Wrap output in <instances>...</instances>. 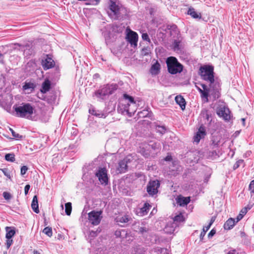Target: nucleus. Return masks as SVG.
I'll return each instance as SVG.
<instances>
[{
    "instance_id": "obj_52",
    "label": "nucleus",
    "mask_w": 254,
    "mask_h": 254,
    "mask_svg": "<svg viewBox=\"0 0 254 254\" xmlns=\"http://www.w3.org/2000/svg\"><path fill=\"white\" fill-rule=\"evenodd\" d=\"M10 130L11 132L12 136L14 138H20L21 137V135H20L18 133H16L12 129L10 128Z\"/></svg>"
},
{
    "instance_id": "obj_17",
    "label": "nucleus",
    "mask_w": 254,
    "mask_h": 254,
    "mask_svg": "<svg viewBox=\"0 0 254 254\" xmlns=\"http://www.w3.org/2000/svg\"><path fill=\"white\" fill-rule=\"evenodd\" d=\"M160 71V64L158 61L153 64L150 69L151 74L153 75H157Z\"/></svg>"
},
{
    "instance_id": "obj_27",
    "label": "nucleus",
    "mask_w": 254,
    "mask_h": 254,
    "mask_svg": "<svg viewBox=\"0 0 254 254\" xmlns=\"http://www.w3.org/2000/svg\"><path fill=\"white\" fill-rule=\"evenodd\" d=\"M188 14L190 15L193 18H201V15L200 13L196 12L194 9L193 8H190L188 11Z\"/></svg>"
},
{
    "instance_id": "obj_6",
    "label": "nucleus",
    "mask_w": 254,
    "mask_h": 254,
    "mask_svg": "<svg viewBox=\"0 0 254 254\" xmlns=\"http://www.w3.org/2000/svg\"><path fill=\"white\" fill-rule=\"evenodd\" d=\"M102 211L92 210L88 213V220L90 224L94 226L100 224L102 219Z\"/></svg>"
},
{
    "instance_id": "obj_40",
    "label": "nucleus",
    "mask_w": 254,
    "mask_h": 254,
    "mask_svg": "<svg viewBox=\"0 0 254 254\" xmlns=\"http://www.w3.org/2000/svg\"><path fill=\"white\" fill-rule=\"evenodd\" d=\"M156 130L157 132H159L161 134H163L166 131V128L163 126H158L156 127Z\"/></svg>"
},
{
    "instance_id": "obj_25",
    "label": "nucleus",
    "mask_w": 254,
    "mask_h": 254,
    "mask_svg": "<svg viewBox=\"0 0 254 254\" xmlns=\"http://www.w3.org/2000/svg\"><path fill=\"white\" fill-rule=\"evenodd\" d=\"M31 207L35 213H38L39 212L38 198L36 195L34 196L33 198V200L31 203Z\"/></svg>"
},
{
    "instance_id": "obj_46",
    "label": "nucleus",
    "mask_w": 254,
    "mask_h": 254,
    "mask_svg": "<svg viewBox=\"0 0 254 254\" xmlns=\"http://www.w3.org/2000/svg\"><path fill=\"white\" fill-rule=\"evenodd\" d=\"M142 39L144 40L147 41L149 43H151V40L148 36V35L147 33H143L142 34Z\"/></svg>"
},
{
    "instance_id": "obj_57",
    "label": "nucleus",
    "mask_w": 254,
    "mask_h": 254,
    "mask_svg": "<svg viewBox=\"0 0 254 254\" xmlns=\"http://www.w3.org/2000/svg\"><path fill=\"white\" fill-rule=\"evenodd\" d=\"M227 254H238V253L235 250H232L228 252Z\"/></svg>"
},
{
    "instance_id": "obj_62",
    "label": "nucleus",
    "mask_w": 254,
    "mask_h": 254,
    "mask_svg": "<svg viewBox=\"0 0 254 254\" xmlns=\"http://www.w3.org/2000/svg\"><path fill=\"white\" fill-rule=\"evenodd\" d=\"M214 220L213 219V218H211V220H210V222H209V225L210 226H211V225L213 224V223L214 222Z\"/></svg>"
},
{
    "instance_id": "obj_37",
    "label": "nucleus",
    "mask_w": 254,
    "mask_h": 254,
    "mask_svg": "<svg viewBox=\"0 0 254 254\" xmlns=\"http://www.w3.org/2000/svg\"><path fill=\"white\" fill-rule=\"evenodd\" d=\"M43 232L45 234H46V235L49 236V237H52V234H53L52 229L51 227H45L43 229Z\"/></svg>"
},
{
    "instance_id": "obj_1",
    "label": "nucleus",
    "mask_w": 254,
    "mask_h": 254,
    "mask_svg": "<svg viewBox=\"0 0 254 254\" xmlns=\"http://www.w3.org/2000/svg\"><path fill=\"white\" fill-rule=\"evenodd\" d=\"M199 75L202 79L209 82L210 88H213L214 90L213 98L215 99H218L220 95V84L215 81L213 67L207 65L201 66L199 68Z\"/></svg>"
},
{
    "instance_id": "obj_3",
    "label": "nucleus",
    "mask_w": 254,
    "mask_h": 254,
    "mask_svg": "<svg viewBox=\"0 0 254 254\" xmlns=\"http://www.w3.org/2000/svg\"><path fill=\"white\" fill-rule=\"evenodd\" d=\"M168 72L172 74L181 73L183 69V65L174 57H170L166 60Z\"/></svg>"
},
{
    "instance_id": "obj_56",
    "label": "nucleus",
    "mask_w": 254,
    "mask_h": 254,
    "mask_svg": "<svg viewBox=\"0 0 254 254\" xmlns=\"http://www.w3.org/2000/svg\"><path fill=\"white\" fill-rule=\"evenodd\" d=\"M210 227L211 226L208 224L207 226L203 227L202 231H204V232L206 233L209 229Z\"/></svg>"
},
{
    "instance_id": "obj_5",
    "label": "nucleus",
    "mask_w": 254,
    "mask_h": 254,
    "mask_svg": "<svg viewBox=\"0 0 254 254\" xmlns=\"http://www.w3.org/2000/svg\"><path fill=\"white\" fill-rule=\"evenodd\" d=\"M124 98L126 101L127 100L128 101V102L125 105L124 111H126L129 116H131L132 114H134L136 109L137 104L136 102L134 100L132 97L126 94L124 95Z\"/></svg>"
},
{
    "instance_id": "obj_55",
    "label": "nucleus",
    "mask_w": 254,
    "mask_h": 254,
    "mask_svg": "<svg viewBox=\"0 0 254 254\" xmlns=\"http://www.w3.org/2000/svg\"><path fill=\"white\" fill-rule=\"evenodd\" d=\"M205 232H204V231H202L200 234V240L201 241L203 240V237H204V236L205 235Z\"/></svg>"
},
{
    "instance_id": "obj_32",
    "label": "nucleus",
    "mask_w": 254,
    "mask_h": 254,
    "mask_svg": "<svg viewBox=\"0 0 254 254\" xmlns=\"http://www.w3.org/2000/svg\"><path fill=\"white\" fill-rule=\"evenodd\" d=\"M136 231H138L139 233L143 235H146L149 233V229L145 226L139 227L138 230H136Z\"/></svg>"
},
{
    "instance_id": "obj_41",
    "label": "nucleus",
    "mask_w": 254,
    "mask_h": 254,
    "mask_svg": "<svg viewBox=\"0 0 254 254\" xmlns=\"http://www.w3.org/2000/svg\"><path fill=\"white\" fill-rule=\"evenodd\" d=\"M100 0H87L85 2L86 5H97L99 3Z\"/></svg>"
},
{
    "instance_id": "obj_10",
    "label": "nucleus",
    "mask_w": 254,
    "mask_h": 254,
    "mask_svg": "<svg viewBox=\"0 0 254 254\" xmlns=\"http://www.w3.org/2000/svg\"><path fill=\"white\" fill-rule=\"evenodd\" d=\"M96 176L98 177L99 181L102 184H107L108 177L107 171L105 168H100L96 173Z\"/></svg>"
},
{
    "instance_id": "obj_53",
    "label": "nucleus",
    "mask_w": 254,
    "mask_h": 254,
    "mask_svg": "<svg viewBox=\"0 0 254 254\" xmlns=\"http://www.w3.org/2000/svg\"><path fill=\"white\" fill-rule=\"evenodd\" d=\"M30 186L29 185H26L24 188V192H25V194L26 195L28 192V191L30 189Z\"/></svg>"
},
{
    "instance_id": "obj_49",
    "label": "nucleus",
    "mask_w": 254,
    "mask_h": 254,
    "mask_svg": "<svg viewBox=\"0 0 254 254\" xmlns=\"http://www.w3.org/2000/svg\"><path fill=\"white\" fill-rule=\"evenodd\" d=\"M28 170V168L26 166H23L21 168L20 173L22 175H24L26 174V172Z\"/></svg>"
},
{
    "instance_id": "obj_14",
    "label": "nucleus",
    "mask_w": 254,
    "mask_h": 254,
    "mask_svg": "<svg viewBox=\"0 0 254 254\" xmlns=\"http://www.w3.org/2000/svg\"><path fill=\"white\" fill-rule=\"evenodd\" d=\"M42 65L44 69L47 70L54 67L55 62L52 58L47 56L45 60H42Z\"/></svg>"
},
{
    "instance_id": "obj_44",
    "label": "nucleus",
    "mask_w": 254,
    "mask_h": 254,
    "mask_svg": "<svg viewBox=\"0 0 254 254\" xmlns=\"http://www.w3.org/2000/svg\"><path fill=\"white\" fill-rule=\"evenodd\" d=\"M173 47L175 51L180 50V41L175 40L173 43Z\"/></svg>"
},
{
    "instance_id": "obj_23",
    "label": "nucleus",
    "mask_w": 254,
    "mask_h": 254,
    "mask_svg": "<svg viewBox=\"0 0 254 254\" xmlns=\"http://www.w3.org/2000/svg\"><path fill=\"white\" fill-rule=\"evenodd\" d=\"M147 145L148 148H151L153 150L152 153H155V155L160 151L161 149V145L159 142H154L152 144H147Z\"/></svg>"
},
{
    "instance_id": "obj_26",
    "label": "nucleus",
    "mask_w": 254,
    "mask_h": 254,
    "mask_svg": "<svg viewBox=\"0 0 254 254\" xmlns=\"http://www.w3.org/2000/svg\"><path fill=\"white\" fill-rule=\"evenodd\" d=\"M184 221V216L182 213H180L179 214L176 215L174 217L173 219V221L172 222L173 223H175L176 224V227H178L179 224L181 222H183Z\"/></svg>"
},
{
    "instance_id": "obj_28",
    "label": "nucleus",
    "mask_w": 254,
    "mask_h": 254,
    "mask_svg": "<svg viewBox=\"0 0 254 254\" xmlns=\"http://www.w3.org/2000/svg\"><path fill=\"white\" fill-rule=\"evenodd\" d=\"M6 232L5 237L6 239L11 238L15 234V230L8 227H6Z\"/></svg>"
},
{
    "instance_id": "obj_33",
    "label": "nucleus",
    "mask_w": 254,
    "mask_h": 254,
    "mask_svg": "<svg viewBox=\"0 0 254 254\" xmlns=\"http://www.w3.org/2000/svg\"><path fill=\"white\" fill-rule=\"evenodd\" d=\"M247 208H244L242 209L241 211L240 214L237 216L236 218V222H239L240 220H241L244 216L247 213Z\"/></svg>"
},
{
    "instance_id": "obj_7",
    "label": "nucleus",
    "mask_w": 254,
    "mask_h": 254,
    "mask_svg": "<svg viewBox=\"0 0 254 254\" xmlns=\"http://www.w3.org/2000/svg\"><path fill=\"white\" fill-rule=\"evenodd\" d=\"M130 158L129 156H127L123 160L120 161L117 168L116 173H124L127 171V164L130 162Z\"/></svg>"
},
{
    "instance_id": "obj_16",
    "label": "nucleus",
    "mask_w": 254,
    "mask_h": 254,
    "mask_svg": "<svg viewBox=\"0 0 254 254\" xmlns=\"http://www.w3.org/2000/svg\"><path fill=\"white\" fill-rule=\"evenodd\" d=\"M205 134V131L204 127H200L193 137V141L197 144L198 143L200 139L203 138Z\"/></svg>"
},
{
    "instance_id": "obj_29",
    "label": "nucleus",
    "mask_w": 254,
    "mask_h": 254,
    "mask_svg": "<svg viewBox=\"0 0 254 254\" xmlns=\"http://www.w3.org/2000/svg\"><path fill=\"white\" fill-rule=\"evenodd\" d=\"M115 235L117 238H124L127 236V232L125 230H117L115 232Z\"/></svg>"
},
{
    "instance_id": "obj_34",
    "label": "nucleus",
    "mask_w": 254,
    "mask_h": 254,
    "mask_svg": "<svg viewBox=\"0 0 254 254\" xmlns=\"http://www.w3.org/2000/svg\"><path fill=\"white\" fill-rule=\"evenodd\" d=\"M72 210L71 203L67 202L65 204V212L67 215H70Z\"/></svg>"
},
{
    "instance_id": "obj_47",
    "label": "nucleus",
    "mask_w": 254,
    "mask_h": 254,
    "mask_svg": "<svg viewBox=\"0 0 254 254\" xmlns=\"http://www.w3.org/2000/svg\"><path fill=\"white\" fill-rule=\"evenodd\" d=\"M0 170L2 171V172L4 174V175L7 177V178H10V175L8 172V169L7 168H3V169H0Z\"/></svg>"
},
{
    "instance_id": "obj_45",
    "label": "nucleus",
    "mask_w": 254,
    "mask_h": 254,
    "mask_svg": "<svg viewBox=\"0 0 254 254\" xmlns=\"http://www.w3.org/2000/svg\"><path fill=\"white\" fill-rule=\"evenodd\" d=\"M94 116L99 118H105L106 116L104 113L99 111H97V112L95 113Z\"/></svg>"
},
{
    "instance_id": "obj_58",
    "label": "nucleus",
    "mask_w": 254,
    "mask_h": 254,
    "mask_svg": "<svg viewBox=\"0 0 254 254\" xmlns=\"http://www.w3.org/2000/svg\"><path fill=\"white\" fill-rule=\"evenodd\" d=\"M172 156L171 155H167L164 159V160L166 161H170L172 160Z\"/></svg>"
},
{
    "instance_id": "obj_48",
    "label": "nucleus",
    "mask_w": 254,
    "mask_h": 254,
    "mask_svg": "<svg viewBox=\"0 0 254 254\" xmlns=\"http://www.w3.org/2000/svg\"><path fill=\"white\" fill-rule=\"evenodd\" d=\"M2 195L3 197L6 200L10 199L11 197V194L9 192L6 191L3 192Z\"/></svg>"
},
{
    "instance_id": "obj_20",
    "label": "nucleus",
    "mask_w": 254,
    "mask_h": 254,
    "mask_svg": "<svg viewBox=\"0 0 254 254\" xmlns=\"http://www.w3.org/2000/svg\"><path fill=\"white\" fill-rule=\"evenodd\" d=\"M177 203L180 206H184L187 205L190 201V197H183L180 196L176 199Z\"/></svg>"
},
{
    "instance_id": "obj_36",
    "label": "nucleus",
    "mask_w": 254,
    "mask_h": 254,
    "mask_svg": "<svg viewBox=\"0 0 254 254\" xmlns=\"http://www.w3.org/2000/svg\"><path fill=\"white\" fill-rule=\"evenodd\" d=\"M150 205L148 203H145L144 204V206L140 209V212L142 215H144L146 214L149 209Z\"/></svg>"
},
{
    "instance_id": "obj_43",
    "label": "nucleus",
    "mask_w": 254,
    "mask_h": 254,
    "mask_svg": "<svg viewBox=\"0 0 254 254\" xmlns=\"http://www.w3.org/2000/svg\"><path fill=\"white\" fill-rule=\"evenodd\" d=\"M249 190L251 191V195L254 194V180L252 181L249 185Z\"/></svg>"
},
{
    "instance_id": "obj_21",
    "label": "nucleus",
    "mask_w": 254,
    "mask_h": 254,
    "mask_svg": "<svg viewBox=\"0 0 254 254\" xmlns=\"http://www.w3.org/2000/svg\"><path fill=\"white\" fill-rule=\"evenodd\" d=\"M51 85V81L49 79L45 80L42 83V88L40 90L41 92L43 93H46L50 89Z\"/></svg>"
},
{
    "instance_id": "obj_11",
    "label": "nucleus",
    "mask_w": 254,
    "mask_h": 254,
    "mask_svg": "<svg viewBox=\"0 0 254 254\" xmlns=\"http://www.w3.org/2000/svg\"><path fill=\"white\" fill-rule=\"evenodd\" d=\"M111 12L109 15L112 19H117L120 16V8L115 2L111 1L110 5Z\"/></svg>"
},
{
    "instance_id": "obj_50",
    "label": "nucleus",
    "mask_w": 254,
    "mask_h": 254,
    "mask_svg": "<svg viewBox=\"0 0 254 254\" xmlns=\"http://www.w3.org/2000/svg\"><path fill=\"white\" fill-rule=\"evenodd\" d=\"M98 233L99 232L97 231H91L89 232V237L91 238H94V237H96Z\"/></svg>"
},
{
    "instance_id": "obj_64",
    "label": "nucleus",
    "mask_w": 254,
    "mask_h": 254,
    "mask_svg": "<svg viewBox=\"0 0 254 254\" xmlns=\"http://www.w3.org/2000/svg\"><path fill=\"white\" fill-rule=\"evenodd\" d=\"M241 120L243 122V124L244 125L245 122V119L244 118H242Z\"/></svg>"
},
{
    "instance_id": "obj_54",
    "label": "nucleus",
    "mask_w": 254,
    "mask_h": 254,
    "mask_svg": "<svg viewBox=\"0 0 254 254\" xmlns=\"http://www.w3.org/2000/svg\"><path fill=\"white\" fill-rule=\"evenodd\" d=\"M216 233L215 230L212 229L211 230V231L209 233L208 235V237L209 238H211Z\"/></svg>"
},
{
    "instance_id": "obj_12",
    "label": "nucleus",
    "mask_w": 254,
    "mask_h": 254,
    "mask_svg": "<svg viewBox=\"0 0 254 254\" xmlns=\"http://www.w3.org/2000/svg\"><path fill=\"white\" fill-rule=\"evenodd\" d=\"M149 148L148 147L147 144H142L139 147V152L145 158L154 157L155 153H152V152L149 150Z\"/></svg>"
},
{
    "instance_id": "obj_35",
    "label": "nucleus",
    "mask_w": 254,
    "mask_h": 254,
    "mask_svg": "<svg viewBox=\"0 0 254 254\" xmlns=\"http://www.w3.org/2000/svg\"><path fill=\"white\" fill-rule=\"evenodd\" d=\"M34 87H35V86H34V85L33 83H31V82H28V83H25L24 84V85L23 86L22 88L24 90L31 89V91H32L34 89Z\"/></svg>"
},
{
    "instance_id": "obj_19",
    "label": "nucleus",
    "mask_w": 254,
    "mask_h": 254,
    "mask_svg": "<svg viewBox=\"0 0 254 254\" xmlns=\"http://www.w3.org/2000/svg\"><path fill=\"white\" fill-rule=\"evenodd\" d=\"M131 220V217L128 215H125L123 216H119L116 218V222L122 224H125L128 223Z\"/></svg>"
},
{
    "instance_id": "obj_31",
    "label": "nucleus",
    "mask_w": 254,
    "mask_h": 254,
    "mask_svg": "<svg viewBox=\"0 0 254 254\" xmlns=\"http://www.w3.org/2000/svg\"><path fill=\"white\" fill-rule=\"evenodd\" d=\"M195 87L198 90V91L199 92V93H200L201 97L202 98L205 99L206 102H208V99H207V94L205 92V91L204 90H202V89L201 88H200L199 87H198L196 84H195Z\"/></svg>"
},
{
    "instance_id": "obj_22",
    "label": "nucleus",
    "mask_w": 254,
    "mask_h": 254,
    "mask_svg": "<svg viewBox=\"0 0 254 254\" xmlns=\"http://www.w3.org/2000/svg\"><path fill=\"white\" fill-rule=\"evenodd\" d=\"M176 102L179 105L182 110H185L186 108V101L181 95H177L175 97Z\"/></svg>"
},
{
    "instance_id": "obj_30",
    "label": "nucleus",
    "mask_w": 254,
    "mask_h": 254,
    "mask_svg": "<svg viewBox=\"0 0 254 254\" xmlns=\"http://www.w3.org/2000/svg\"><path fill=\"white\" fill-rule=\"evenodd\" d=\"M200 85H201V86L202 88V90L205 91V92L207 93V98L208 97L209 93H210V94L213 96L214 90H213V88H210V86H209V88H208L207 86L204 84H200Z\"/></svg>"
},
{
    "instance_id": "obj_51",
    "label": "nucleus",
    "mask_w": 254,
    "mask_h": 254,
    "mask_svg": "<svg viewBox=\"0 0 254 254\" xmlns=\"http://www.w3.org/2000/svg\"><path fill=\"white\" fill-rule=\"evenodd\" d=\"M13 242V240L11 239V238L7 239L6 242V245L7 249H9V247L11 246Z\"/></svg>"
},
{
    "instance_id": "obj_13",
    "label": "nucleus",
    "mask_w": 254,
    "mask_h": 254,
    "mask_svg": "<svg viewBox=\"0 0 254 254\" xmlns=\"http://www.w3.org/2000/svg\"><path fill=\"white\" fill-rule=\"evenodd\" d=\"M200 116L205 121V124L206 122L209 124L211 123L212 121V114L211 111L206 109H203L201 111Z\"/></svg>"
},
{
    "instance_id": "obj_2",
    "label": "nucleus",
    "mask_w": 254,
    "mask_h": 254,
    "mask_svg": "<svg viewBox=\"0 0 254 254\" xmlns=\"http://www.w3.org/2000/svg\"><path fill=\"white\" fill-rule=\"evenodd\" d=\"M13 109L17 116L21 118L28 117L33 114L34 108L30 103H22L20 105H14Z\"/></svg>"
},
{
    "instance_id": "obj_9",
    "label": "nucleus",
    "mask_w": 254,
    "mask_h": 254,
    "mask_svg": "<svg viewBox=\"0 0 254 254\" xmlns=\"http://www.w3.org/2000/svg\"><path fill=\"white\" fill-rule=\"evenodd\" d=\"M126 38L132 47L135 48L137 47L138 36L135 32L130 30L127 33Z\"/></svg>"
},
{
    "instance_id": "obj_63",
    "label": "nucleus",
    "mask_w": 254,
    "mask_h": 254,
    "mask_svg": "<svg viewBox=\"0 0 254 254\" xmlns=\"http://www.w3.org/2000/svg\"><path fill=\"white\" fill-rule=\"evenodd\" d=\"M34 254H40L37 250H34L33 252Z\"/></svg>"
},
{
    "instance_id": "obj_59",
    "label": "nucleus",
    "mask_w": 254,
    "mask_h": 254,
    "mask_svg": "<svg viewBox=\"0 0 254 254\" xmlns=\"http://www.w3.org/2000/svg\"><path fill=\"white\" fill-rule=\"evenodd\" d=\"M3 59H4V55H3V54H1V53L0 52V63H3Z\"/></svg>"
},
{
    "instance_id": "obj_15",
    "label": "nucleus",
    "mask_w": 254,
    "mask_h": 254,
    "mask_svg": "<svg viewBox=\"0 0 254 254\" xmlns=\"http://www.w3.org/2000/svg\"><path fill=\"white\" fill-rule=\"evenodd\" d=\"M217 113L219 117H222L226 121H228L230 119V111L228 108H221Z\"/></svg>"
},
{
    "instance_id": "obj_38",
    "label": "nucleus",
    "mask_w": 254,
    "mask_h": 254,
    "mask_svg": "<svg viewBox=\"0 0 254 254\" xmlns=\"http://www.w3.org/2000/svg\"><path fill=\"white\" fill-rule=\"evenodd\" d=\"M150 53L151 50L149 47H144L141 50V54L143 56H147Z\"/></svg>"
},
{
    "instance_id": "obj_60",
    "label": "nucleus",
    "mask_w": 254,
    "mask_h": 254,
    "mask_svg": "<svg viewBox=\"0 0 254 254\" xmlns=\"http://www.w3.org/2000/svg\"><path fill=\"white\" fill-rule=\"evenodd\" d=\"M177 28V27L176 25H171L170 26V27L169 28V29H172L173 30H175Z\"/></svg>"
},
{
    "instance_id": "obj_39",
    "label": "nucleus",
    "mask_w": 254,
    "mask_h": 254,
    "mask_svg": "<svg viewBox=\"0 0 254 254\" xmlns=\"http://www.w3.org/2000/svg\"><path fill=\"white\" fill-rule=\"evenodd\" d=\"M5 159L6 160L11 162L15 161L14 155L13 154H6L5 156Z\"/></svg>"
},
{
    "instance_id": "obj_61",
    "label": "nucleus",
    "mask_w": 254,
    "mask_h": 254,
    "mask_svg": "<svg viewBox=\"0 0 254 254\" xmlns=\"http://www.w3.org/2000/svg\"><path fill=\"white\" fill-rule=\"evenodd\" d=\"M97 112V111L95 109H90L89 113L93 115H94L95 113Z\"/></svg>"
},
{
    "instance_id": "obj_42",
    "label": "nucleus",
    "mask_w": 254,
    "mask_h": 254,
    "mask_svg": "<svg viewBox=\"0 0 254 254\" xmlns=\"http://www.w3.org/2000/svg\"><path fill=\"white\" fill-rule=\"evenodd\" d=\"M244 160H239L234 165L233 169L236 170L238 168H239L241 165H243Z\"/></svg>"
},
{
    "instance_id": "obj_4",
    "label": "nucleus",
    "mask_w": 254,
    "mask_h": 254,
    "mask_svg": "<svg viewBox=\"0 0 254 254\" xmlns=\"http://www.w3.org/2000/svg\"><path fill=\"white\" fill-rule=\"evenodd\" d=\"M116 89V85L107 84L96 91L94 94L97 98L103 99L106 96L113 94Z\"/></svg>"
},
{
    "instance_id": "obj_24",
    "label": "nucleus",
    "mask_w": 254,
    "mask_h": 254,
    "mask_svg": "<svg viewBox=\"0 0 254 254\" xmlns=\"http://www.w3.org/2000/svg\"><path fill=\"white\" fill-rule=\"evenodd\" d=\"M236 221L233 218H229L224 224V228L225 230L231 229L236 223Z\"/></svg>"
},
{
    "instance_id": "obj_18",
    "label": "nucleus",
    "mask_w": 254,
    "mask_h": 254,
    "mask_svg": "<svg viewBox=\"0 0 254 254\" xmlns=\"http://www.w3.org/2000/svg\"><path fill=\"white\" fill-rule=\"evenodd\" d=\"M176 227V224H175V223L169 222L164 228V231L166 233L171 234L174 233Z\"/></svg>"
},
{
    "instance_id": "obj_8",
    "label": "nucleus",
    "mask_w": 254,
    "mask_h": 254,
    "mask_svg": "<svg viewBox=\"0 0 254 254\" xmlns=\"http://www.w3.org/2000/svg\"><path fill=\"white\" fill-rule=\"evenodd\" d=\"M160 183L158 180L150 181L147 185V191L149 195H153L158 192V189L160 187Z\"/></svg>"
}]
</instances>
